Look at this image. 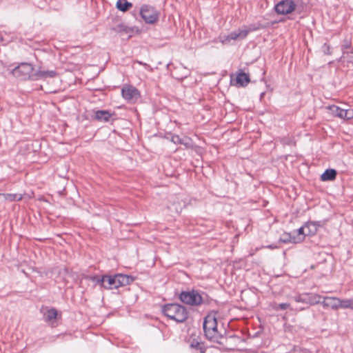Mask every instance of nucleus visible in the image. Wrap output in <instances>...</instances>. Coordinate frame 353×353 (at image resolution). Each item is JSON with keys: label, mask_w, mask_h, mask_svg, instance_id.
<instances>
[{"label": "nucleus", "mask_w": 353, "mask_h": 353, "mask_svg": "<svg viewBox=\"0 0 353 353\" xmlns=\"http://www.w3.org/2000/svg\"><path fill=\"white\" fill-rule=\"evenodd\" d=\"M34 67L28 63H21L15 67L12 73L14 76L21 80L31 79L36 81L40 79H46L47 77H53L56 72L54 70H38L33 73Z\"/></svg>", "instance_id": "obj_1"}, {"label": "nucleus", "mask_w": 353, "mask_h": 353, "mask_svg": "<svg viewBox=\"0 0 353 353\" xmlns=\"http://www.w3.org/2000/svg\"><path fill=\"white\" fill-rule=\"evenodd\" d=\"M94 281L105 289L112 290L130 284L133 282L134 278L129 275L118 274L114 276L94 277Z\"/></svg>", "instance_id": "obj_2"}, {"label": "nucleus", "mask_w": 353, "mask_h": 353, "mask_svg": "<svg viewBox=\"0 0 353 353\" xmlns=\"http://www.w3.org/2000/svg\"><path fill=\"white\" fill-rule=\"evenodd\" d=\"M162 312L169 319L178 323H182L188 318L186 309L179 304H166L163 307Z\"/></svg>", "instance_id": "obj_3"}, {"label": "nucleus", "mask_w": 353, "mask_h": 353, "mask_svg": "<svg viewBox=\"0 0 353 353\" xmlns=\"http://www.w3.org/2000/svg\"><path fill=\"white\" fill-rule=\"evenodd\" d=\"M205 334L212 341H217L220 334L217 330V321L214 314H209L205 316L203 324Z\"/></svg>", "instance_id": "obj_4"}, {"label": "nucleus", "mask_w": 353, "mask_h": 353, "mask_svg": "<svg viewBox=\"0 0 353 353\" xmlns=\"http://www.w3.org/2000/svg\"><path fill=\"white\" fill-rule=\"evenodd\" d=\"M256 30L254 27H243L237 30L233 31L227 36L221 37L220 40L222 43H227L231 40H241L245 39L249 32Z\"/></svg>", "instance_id": "obj_5"}, {"label": "nucleus", "mask_w": 353, "mask_h": 353, "mask_svg": "<svg viewBox=\"0 0 353 353\" xmlns=\"http://www.w3.org/2000/svg\"><path fill=\"white\" fill-rule=\"evenodd\" d=\"M179 298L183 303L190 305H199L203 302L201 295L195 290L182 292Z\"/></svg>", "instance_id": "obj_6"}, {"label": "nucleus", "mask_w": 353, "mask_h": 353, "mask_svg": "<svg viewBox=\"0 0 353 353\" xmlns=\"http://www.w3.org/2000/svg\"><path fill=\"white\" fill-rule=\"evenodd\" d=\"M140 14L147 23L153 24L159 20V13L152 6L143 5L141 8Z\"/></svg>", "instance_id": "obj_7"}, {"label": "nucleus", "mask_w": 353, "mask_h": 353, "mask_svg": "<svg viewBox=\"0 0 353 353\" xmlns=\"http://www.w3.org/2000/svg\"><path fill=\"white\" fill-rule=\"evenodd\" d=\"M274 9L278 14L286 15L296 10V4L292 0H282L275 5Z\"/></svg>", "instance_id": "obj_8"}, {"label": "nucleus", "mask_w": 353, "mask_h": 353, "mask_svg": "<svg viewBox=\"0 0 353 353\" xmlns=\"http://www.w3.org/2000/svg\"><path fill=\"white\" fill-rule=\"evenodd\" d=\"M321 296L314 293H303L296 295L294 300L297 303H303L309 305H316L321 302Z\"/></svg>", "instance_id": "obj_9"}, {"label": "nucleus", "mask_w": 353, "mask_h": 353, "mask_svg": "<svg viewBox=\"0 0 353 353\" xmlns=\"http://www.w3.org/2000/svg\"><path fill=\"white\" fill-rule=\"evenodd\" d=\"M40 311L44 321L54 326L58 316L57 310L55 308L43 306Z\"/></svg>", "instance_id": "obj_10"}, {"label": "nucleus", "mask_w": 353, "mask_h": 353, "mask_svg": "<svg viewBox=\"0 0 353 353\" xmlns=\"http://www.w3.org/2000/svg\"><path fill=\"white\" fill-rule=\"evenodd\" d=\"M321 304L324 308H331L332 310H338L341 306V299L334 296H325Z\"/></svg>", "instance_id": "obj_11"}, {"label": "nucleus", "mask_w": 353, "mask_h": 353, "mask_svg": "<svg viewBox=\"0 0 353 353\" xmlns=\"http://www.w3.org/2000/svg\"><path fill=\"white\" fill-rule=\"evenodd\" d=\"M123 98L128 101L137 100L139 97V92L133 86L125 85L121 90Z\"/></svg>", "instance_id": "obj_12"}, {"label": "nucleus", "mask_w": 353, "mask_h": 353, "mask_svg": "<svg viewBox=\"0 0 353 353\" xmlns=\"http://www.w3.org/2000/svg\"><path fill=\"white\" fill-rule=\"evenodd\" d=\"M112 114L108 110H97L94 112V119L101 121L106 122L108 121L111 117Z\"/></svg>", "instance_id": "obj_13"}, {"label": "nucleus", "mask_w": 353, "mask_h": 353, "mask_svg": "<svg viewBox=\"0 0 353 353\" xmlns=\"http://www.w3.org/2000/svg\"><path fill=\"white\" fill-rule=\"evenodd\" d=\"M301 236L295 237L293 234V232L290 233H285L281 237V241L283 243H299L301 242Z\"/></svg>", "instance_id": "obj_14"}, {"label": "nucleus", "mask_w": 353, "mask_h": 353, "mask_svg": "<svg viewBox=\"0 0 353 353\" xmlns=\"http://www.w3.org/2000/svg\"><path fill=\"white\" fill-rule=\"evenodd\" d=\"M327 109L329 111V113L334 117H337L340 119H343V113H344V109H342L336 105H329L327 107Z\"/></svg>", "instance_id": "obj_15"}, {"label": "nucleus", "mask_w": 353, "mask_h": 353, "mask_svg": "<svg viewBox=\"0 0 353 353\" xmlns=\"http://www.w3.org/2000/svg\"><path fill=\"white\" fill-rule=\"evenodd\" d=\"M250 82L249 76L244 73L240 72L236 75V83L239 86H245Z\"/></svg>", "instance_id": "obj_16"}, {"label": "nucleus", "mask_w": 353, "mask_h": 353, "mask_svg": "<svg viewBox=\"0 0 353 353\" xmlns=\"http://www.w3.org/2000/svg\"><path fill=\"white\" fill-rule=\"evenodd\" d=\"M336 171L334 169L326 170L321 176L323 181H332L336 178Z\"/></svg>", "instance_id": "obj_17"}, {"label": "nucleus", "mask_w": 353, "mask_h": 353, "mask_svg": "<svg viewBox=\"0 0 353 353\" xmlns=\"http://www.w3.org/2000/svg\"><path fill=\"white\" fill-rule=\"evenodd\" d=\"M132 7V4L127 0H118L116 3V8L121 12H126Z\"/></svg>", "instance_id": "obj_18"}, {"label": "nucleus", "mask_w": 353, "mask_h": 353, "mask_svg": "<svg viewBox=\"0 0 353 353\" xmlns=\"http://www.w3.org/2000/svg\"><path fill=\"white\" fill-rule=\"evenodd\" d=\"M307 235L314 234L317 231L318 225L316 223L309 222L305 224Z\"/></svg>", "instance_id": "obj_19"}, {"label": "nucleus", "mask_w": 353, "mask_h": 353, "mask_svg": "<svg viewBox=\"0 0 353 353\" xmlns=\"http://www.w3.org/2000/svg\"><path fill=\"white\" fill-rule=\"evenodd\" d=\"M6 200L9 201H21L22 199L21 194H2Z\"/></svg>", "instance_id": "obj_20"}, {"label": "nucleus", "mask_w": 353, "mask_h": 353, "mask_svg": "<svg viewBox=\"0 0 353 353\" xmlns=\"http://www.w3.org/2000/svg\"><path fill=\"white\" fill-rule=\"evenodd\" d=\"M293 234L295 236V237H299L301 236V242L304 240L305 236L307 235V231H306V227L305 225L297 230L293 231Z\"/></svg>", "instance_id": "obj_21"}, {"label": "nucleus", "mask_w": 353, "mask_h": 353, "mask_svg": "<svg viewBox=\"0 0 353 353\" xmlns=\"http://www.w3.org/2000/svg\"><path fill=\"white\" fill-rule=\"evenodd\" d=\"M341 306L342 309H352L353 310V299H341Z\"/></svg>", "instance_id": "obj_22"}, {"label": "nucleus", "mask_w": 353, "mask_h": 353, "mask_svg": "<svg viewBox=\"0 0 353 353\" xmlns=\"http://www.w3.org/2000/svg\"><path fill=\"white\" fill-rule=\"evenodd\" d=\"M343 119H353V109H344Z\"/></svg>", "instance_id": "obj_23"}, {"label": "nucleus", "mask_w": 353, "mask_h": 353, "mask_svg": "<svg viewBox=\"0 0 353 353\" xmlns=\"http://www.w3.org/2000/svg\"><path fill=\"white\" fill-rule=\"evenodd\" d=\"M350 48V42L348 41H345L344 43L342 46V50L343 57H345V54L348 55L349 52L347 50Z\"/></svg>", "instance_id": "obj_24"}, {"label": "nucleus", "mask_w": 353, "mask_h": 353, "mask_svg": "<svg viewBox=\"0 0 353 353\" xmlns=\"http://www.w3.org/2000/svg\"><path fill=\"white\" fill-rule=\"evenodd\" d=\"M290 305L289 303H280L274 307L276 310H283L290 308Z\"/></svg>", "instance_id": "obj_25"}, {"label": "nucleus", "mask_w": 353, "mask_h": 353, "mask_svg": "<svg viewBox=\"0 0 353 353\" xmlns=\"http://www.w3.org/2000/svg\"><path fill=\"white\" fill-rule=\"evenodd\" d=\"M171 141L176 144L183 143L181 139L178 135H173L172 137Z\"/></svg>", "instance_id": "obj_26"}, {"label": "nucleus", "mask_w": 353, "mask_h": 353, "mask_svg": "<svg viewBox=\"0 0 353 353\" xmlns=\"http://www.w3.org/2000/svg\"><path fill=\"white\" fill-rule=\"evenodd\" d=\"M323 51L325 54H330V46L328 45H327L326 43H325L323 47Z\"/></svg>", "instance_id": "obj_27"}, {"label": "nucleus", "mask_w": 353, "mask_h": 353, "mask_svg": "<svg viewBox=\"0 0 353 353\" xmlns=\"http://www.w3.org/2000/svg\"><path fill=\"white\" fill-rule=\"evenodd\" d=\"M347 57L349 59H353V50H352L351 52H349V54H348V55H347Z\"/></svg>", "instance_id": "obj_28"}, {"label": "nucleus", "mask_w": 353, "mask_h": 353, "mask_svg": "<svg viewBox=\"0 0 353 353\" xmlns=\"http://www.w3.org/2000/svg\"><path fill=\"white\" fill-rule=\"evenodd\" d=\"M65 188H66L65 187H63V190H62V191H59V192H58L59 194V195H62V194H63V192L65 190Z\"/></svg>", "instance_id": "obj_29"}, {"label": "nucleus", "mask_w": 353, "mask_h": 353, "mask_svg": "<svg viewBox=\"0 0 353 353\" xmlns=\"http://www.w3.org/2000/svg\"><path fill=\"white\" fill-rule=\"evenodd\" d=\"M268 248H271V249H274V248H276V246H274V245H271L268 246Z\"/></svg>", "instance_id": "obj_30"}, {"label": "nucleus", "mask_w": 353, "mask_h": 353, "mask_svg": "<svg viewBox=\"0 0 353 353\" xmlns=\"http://www.w3.org/2000/svg\"><path fill=\"white\" fill-rule=\"evenodd\" d=\"M138 63H139V64H141V65H143V63L142 62H141V61H139ZM144 65H146V64H145V63H144Z\"/></svg>", "instance_id": "obj_31"}, {"label": "nucleus", "mask_w": 353, "mask_h": 353, "mask_svg": "<svg viewBox=\"0 0 353 353\" xmlns=\"http://www.w3.org/2000/svg\"><path fill=\"white\" fill-rule=\"evenodd\" d=\"M59 175L60 176L63 177V178H65V176H62L61 174H59Z\"/></svg>", "instance_id": "obj_32"}]
</instances>
